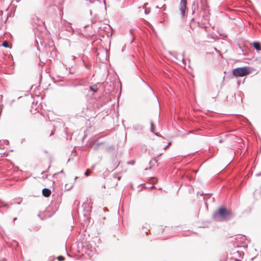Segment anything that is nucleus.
<instances>
[{"instance_id": "obj_1", "label": "nucleus", "mask_w": 261, "mask_h": 261, "mask_svg": "<svg viewBox=\"0 0 261 261\" xmlns=\"http://www.w3.org/2000/svg\"><path fill=\"white\" fill-rule=\"evenodd\" d=\"M231 211L228 210L226 207H220L217 211L213 213V218L217 221L229 220L233 216Z\"/></svg>"}, {"instance_id": "obj_2", "label": "nucleus", "mask_w": 261, "mask_h": 261, "mask_svg": "<svg viewBox=\"0 0 261 261\" xmlns=\"http://www.w3.org/2000/svg\"><path fill=\"white\" fill-rule=\"evenodd\" d=\"M251 71V68L248 66H244L234 68L232 70V74L237 77H243L249 74Z\"/></svg>"}, {"instance_id": "obj_3", "label": "nucleus", "mask_w": 261, "mask_h": 261, "mask_svg": "<svg viewBox=\"0 0 261 261\" xmlns=\"http://www.w3.org/2000/svg\"><path fill=\"white\" fill-rule=\"evenodd\" d=\"M187 0H181L180 2V11L182 17L185 16L186 10H187Z\"/></svg>"}, {"instance_id": "obj_4", "label": "nucleus", "mask_w": 261, "mask_h": 261, "mask_svg": "<svg viewBox=\"0 0 261 261\" xmlns=\"http://www.w3.org/2000/svg\"><path fill=\"white\" fill-rule=\"evenodd\" d=\"M233 254L234 257H239L240 258H243V256L244 254V252L242 251L237 250L236 249H234L233 250Z\"/></svg>"}, {"instance_id": "obj_5", "label": "nucleus", "mask_w": 261, "mask_h": 261, "mask_svg": "<svg viewBox=\"0 0 261 261\" xmlns=\"http://www.w3.org/2000/svg\"><path fill=\"white\" fill-rule=\"evenodd\" d=\"M42 195L45 197H48L51 194V190L48 188H44L42 191Z\"/></svg>"}, {"instance_id": "obj_6", "label": "nucleus", "mask_w": 261, "mask_h": 261, "mask_svg": "<svg viewBox=\"0 0 261 261\" xmlns=\"http://www.w3.org/2000/svg\"><path fill=\"white\" fill-rule=\"evenodd\" d=\"M102 143L101 142L96 143L95 141H92L90 142L89 145L91 146H94V149L96 150L98 149V147L102 144Z\"/></svg>"}, {"instance_id": "obj_7", "label": "nucleus", "mask_w": 261, "mask_h": 261, "mask_svg": "<svg viewBox=\"0 0 261 261\" xmlns=\"http://www.w3.org/2000/svg\"><path fill=\"white\" fill-rule=\"evenodd\" d=\"M70 23H67L65 25V29L66 31L68 32L70 34H72L73 32V29L72 27L70 25Z\"/></svg>"}, {"instance_id": "obj_8", "label": "nucleus", "mask_w": 261, "mask_h": 261, "mask_svg": "<svg viewBox=\"0 0 261 261\" xmlns=\"http://www.w3.org/2000/svg\"><path fill=\"white\" fill-rule=\"evenodd\" d=\"M89 88L91 91H92L93 92H96L99 89V84L97 83V84L91 85L89 87Z\"/></svg>"}, {"instance_id": "obj_9", "label": "nucleus", "mask_w": 261, "mask_h": 261, "mask_svg": "<svg viewBox=\"0 0 261 261\" xmlns=\"http://www.w3.org/2000/svg\"><path fill=\"white\" fill-rule=\"evenodd\" d=\"M253 47L257 51L261 50L260 43L257 41H254L252 43Z\"/></svg>"}, {"instance_id": "obj_10", "label": "nucleus", "mask_w": 261, "mask_h": 261, "mask_svg": "<svg viewBox=\"0 0 261 261\" xmlns=\"http://www.w3.org/2000/svg\"><path fill=\"white\" fill-rule=\"evenodd\" d=\"M133 128L136 130H141L143 129L142 126L140 124H135L133 126Z\"/></svg>"}, {"instance_id": "obj_11", "label": "nucleus", "mask_w": 261, "mask_h": 261, "mask_svg": "<svg viewBox=\"0 0 261 261\" xmlns=\"http://www.w3.org/2000/svg\"><path fill=\"white\" fill-rule=\"evenodd\" d=\"M260 258H261V254L259 256L256 255V256H255L253 258H251V260H254V261H261V259H260Z\"/></svg>"}, {"instance_id": "obj_12", "label": "nucleus", "mask_w": 261, "mask_h": 261, "mask_svg": "<svg viewBox=\"0 0 261 261\" xmlns=\"http://www.w3.org/2000/svg\"><path fill=\"white\" fill-rule=\"evenodd\" d=\"M2 46L5 48H10L9 42L7 41H4L2 43Z\"/></svg>"}, {"instance_id": "obj_13", "label": "nucleus", "mask_w": 261, "mask_h": 261, "mask_svg": "<svg viewBox=\"0 0 261 261\" xmlns=\"http://www.w3.org/2000/svg\"><path fill=\"white\" fill-rule=\"evenodd\" d=\"M155 126L152 121H150V131L153 133Z\"/></svg>"}, {"instance_id": "obj_14", "label": "nucleus", "mask_w": 261, "mask_h": 261, "mask_svg": "<svg viewBox=\"0 0 261 261\" xmlns=\"http://www.w3.org/2000/svg\"><path fill=\"white\" fill-rule=\"evenodd\" d=\"M106 149L108 151L113 150L114 149V146L113 145H110V146H107L106 147Z\"/></svg>"}, {"instance_id": "obj_15", "label": "nucleus", "mask_w": 261, "mask_h": 261, "mask_svg": "<svg viewBox=\"0 0 261 261\" xmlns=\"http://www.w3.org/2000/svg\"><path fill=\"white\" fill-rule=\"evenodd\" d=\"M141 150L142 152H146L147 150V146L145 145H142L141 146Z\"/></svg>"}, {"instance_id": "obj_16", "label": "nucleus", "mask_w": 261, "mask_h": 261, "mask_svg": "<svg viewBox=\"0 0 261 261\" xmlns=\"http://www.w3.org/2000/svg\"><path fill=\"white\" fill-rule=\"evenodd\" d=\"M139 78L141 79V80L143 83H144L146 85H147V86L149 87V88L152 91V92H153V90L152 89V88L146 82H145L142 78H141L140 77H139Z\"/></svg>"}, {"instance_id": "obj_17", "label": "nucleus", "mask_w": 261, "mask_h": 261, "mask_svg": "<svg viewBox=\"0 0 261 261\" xmlns=\"http://www.w3.org/2000/svg\"><path fill=\"white\" fill-rule=\"evenodd\" d=\"M57 259L59 261H63L65 259V257L63 256L59 255L57 257Z\"/></svg>"}, {"instance_id": "obj_18", "label": "nucleus", "mask_w": 261, "mask_h": 261, "mask_svg": "<svg viewBox=\"0 0 261 261\" xmlns=\"http://www.w3.org/2000/svg\"><path fill=\"white\" fill-rule=\"evenodd\" d=\"M37 20V22H35L38 25H41L43 22L41 20H39L38 18H36Z\"/></svg>"}, {"instance_id": "obj_19", "label": "nucleus", "mask_w": 261, "mask_h": 261, "mask_svg": "<svg viewBox=\"0 0 261 261\" xmlns=\"http://www.w3.org/2000/svg\"><path fill=\"white\" fill-rule=\"evenodd\" d=\"M150 12V8H146L145 9V11H144V13L145 14H148Z\"/></svg>"}, {"instance_id": "obj_20", "label": "nucleus", "mask_w": 261, "mask_h": 261, "mask_svg": "<svg viewBox=\"0 0 261 261\" xmlns=\"http://www.w3.org/2000/svg\"><path fill=\"white\" fill-rule=\"evenodd\" d=\"M95 23V21H94L92 19L91 20V21H90V23H88V24H85V26H84V28H86L87 27L90 25V24H92V23Z\"/></svg>"}, {"instance_id": "obj_21", "label": "nucleus", "mask_w": 261, "mask_h": 261, "mask_svg": "<svg viewBox=\"0 0 261 261\" xmlns=\"http://www.w3.org/2000/svg\"><path fill=\"white\" fill-rule=\"evenodd\" d=\"M60 174H63L64 175H65V173L64 172H63V170H61V171L60 172H58L57 173H56L54 174V176H55V175H59Z\"/></svg>"}, {"instance_id": "obj_22", "label": "nucleus", "mask_w": 261, "mask_h": 261, "mask_svg": "<svg viewBox=\"0 0 261 261\" xmlns=\"http://www.w3.org/2000/svg\"><path fill=\"white\" fill-rule=\"evenodd\" d=\"M153 162H154V163H156L158 162V161L155 159H152L150 161L149 164L151 165Z\"/></svg>"}, {"instance_id": "obj_23", "label": "nucleus", "mask_w": 261, "mask_h": 261, "mask_svg": "<svg viewBox=\"0 0 261 261\" xmlns=\"http://www.w3.org/2000/svg\"><path fill=\"white\" fill-rule=\"evenodd\" d=\"M172 142H170L168 143V145H167L166 146H165L164 148H163V149L164 150H166L167 149V148L171 144Z\"/></svg>"}, {"instance_id": "obj_24", "label": "nucleus", "mask_w": 261, "mask_h": 261, "mask_svg": "<svg viewBox=\"0 0 261 261\" xmlns=\"http://www.w3.org/2000/svg\"><path fill=\"white\" fill-rule=\"evenodd\" d=\"M84 174L86 176H88L89 175H90V173H89V169H87L86 170V171L84 173Z\"/></svg>"}, {"instance_id": "obj_25", "label": "nucleus", "mask_w": 261, "mask_h": 261, "mask_svg": "<svg viewBox=\"0 0 261 261\" xmlns=\"http://www.w3.org/2000/svg\"><path fill=\"white\" fill-rule=\"evenodd\" d=\"M176 59L177 60H180V59L183 61L184 60V58H183V55L181 56V57H179V58L178 57H175Z\"/></svg>"}, {"instance_id": "obj_26", "label": "nucleus", "mask_w": 261, "mask_h": 261, "mask_svg": "<svg viewBox=\"0 0 261 261\" xmlns=\"http://www.w3.org/2000/svg\"><path fill=\"white\" fill-rule=\"evenodd\" d=\"M2 206L7 207V208L9 207L7 203H4Z\"/></svg>"}, {"instance_id": "obj_27", "label": "nucleus", "mask_w": 261, "mask_h": 261, "mask_svg": "<svg viewBox=\"0 0 261 261\" xmlns=\"http://www.w3.org/2000/svg\"><path fill=\"white\" fill-rule=\"evenodd\" d=\"M134 31V29H132L130 30L129 32L132 35H133V31Z\"/></svg>"}, {"instance_id": "obj_28", "label": "nucleus", "mask_w": 261, "mask_h": 261, "mask_svg": "<svg viewBox=\"0 0 261 261\" xmlns=\"http://www.w3.org/2000/svg\"><path fill=\"white\" fill-rule=\"evenodd\" d=\"M6 259L4 257H0V261H6Z\"/></svg>"}, {"instance_id": "obj_29", "label": "nucleus", "mask_w": 261, "mask_h": 261, "mask_svg": "<svg viewBox=\"0 0 261 261\" xmlns=\"http://www.w3.org/2000/svg\"><path fill=\"white\" fill-rule=\"evenodd\" d=\"M36 43L38 44V42H37V40L36 41ZM37 49H38V50H40L39 47V46H38V44H37Z\"/></svg>"}, {"instance_id": "obj_30", "label": "nucleus", "mask_w": 261, "mask_h": 261, "mask_svg": "<svg viewBox=\"0 0 261 261\" xmlns=\"http://www.w3.org/2000/svg\"><path fill=\"white\" fill-rule=\"evenodd\" d=\"M223 140H222V139H220V140H219V143H222V142H223Z\"/></svg>"}, {"instance_id": "obj_31", "label": "nucleus", "mask_w": 261, "mask_h": 261, "mask_svg": "<svg viewBox=\"0 0 261 261\" xmlns=\"http://www.w3.org/2000/svg\"><path fill=\"white\" fill-rule=\"evenodd\" d=\"M260 175H261V172H260V173H259L256 174V176H260Z\"/></svg>"}, {"instance_id": "obj_32", "label": "nucleus", "mask_w": 261, "mask_h": 261, "mask_svg": "<svg viewBox=\"0 0 261 261\" xmlns=\"http://www.w3.org/2000/svg\"><path fill=\"white\" fill-rule=\"evenodd\" d=\"M38 217L40 218V219L43 220V219L40 216L39 214L38 215Z\"/></svg>"}, {"instance_id": "obj_33", "label": "nucleus", "mask_w": 261, "mask_h": 261, "mask_svg": "<svg viewBox=\"0 0 261 261\" xmlns=\"http://www.w3.org/2000/svg\"><path fill=\"white\" fill-rule=\"evenodd\" d=\"M54 134V130H52L50 134V136L53 135Z\"/></svg>"}, {"instance_id": "obj_34", "label": "nucleus", "mask_w": 261, "mask_h": 261, "mask_svg": "<svg viewBox=\"0 0 261 261\" xmlns=\"http://www.w3.org/2000/svg\"><path fill=\"white\" fill-rule=\"evenodd\" d=\"M90 15H92V10H90Z\"/></svg>"}, {"instance_id": "obj_35", "label": "nucleus", "mask_w": 261, "mask_h": 261, "mask_svg": "<svg viewBox=\"0 0 261 261\" xmlns=\"http://www.w3.org/2000/svg\"><path fill=\"white\" fill-rule=\"evenodd\" d=\"M44 152L45 153H48V151L47 150H44Z\"/></svg>"}, {"instance_id": "obj_36", "label": "nucleus", "mask_w": 261, "mask_h": 261, "mask_svg": "<svg viewBox=\"0 0 261 261\" xmlns=\"http://www.w3.org/2000/svg\"><path fill=\"white\" fill-rule=\"evenodd\" d=\"M103 53L104 54H106V50H103Z\"/></svg>"}, {"instance_id": "obj_37", "label": "nucleus", "mask_w": 261, "mask_h": 261, "mask_svg": "<svg viewBox=\"0 0 261 261\" xmlns=\"http://www.w3.org/2000/svg\"><path fill=\"white\" fill-rule=\"evenodd\" d=\"M90 3H91V4H92V3H94V1H90Z\"/></svg>"}, {"instance_id": "obj_38", "label": "nucleus", "mask_w": 261, "mask_h": 261, "mask_svg": "<svg viewBox=\"0 0 261 261\" xmlns=\"http://www.w3.org/2000/svg\"><path fill=\"white\" fill-rule=\"evenodd\" d=\"M163 154V153H160V154H159V156H161V155H162Z\"/></svg>"}, {"instance_id": "obj_39", "label": "nucleus", "mask_w": 261, "mask_h": 261, "mask_svg": "<svg viewBox=\"0 0 261 261\" xmlns=\"http://www.w3.org/2000/svg\"><path fill=\"white\" fill-rule=\"evenodd\" d=\"M154 188V186H152L150 188Z\"/></svg>"}, {"instance_id": "obj_40", "label": "nucleus", "mask_w": 261, "mask_h": 261, "mask_svg": "<svg viewBox=\"0 0 261 261\" xmlns=\"http://www.w3.org/2000/svg\"><path fill=\"white\" fill-rule=\"evenodd\" d=\"M16 219H17V218H14L13 220H14V221H15Z\"/></svg>"}, {"instance_id": "obj_41", "label": "nucleus", "mask_w": 261, "mask_h": 261, "mask_svg": "<svg viewBox=\"0 0 261 261\" xmlns=\"http://www.w3.org/2000/svg\"><path fill=\"white\" fill-rule=\"evenodd\" d=\"M0 203L3 204V202L2 201H0Z\"/></svg>"}, {"instance_id": "obj_42", "label": "nucleus", "mask_w": 261, "mask_h": 261, "mask_svg": "<svg viewBox=\"0 0 261 261\" xmlns=\"http://www.w3.org/2000/svg\"><path fill=\"white\" fill-rule=\"evenodd\" d=\"M236 260H237V261H240V259H236Z\"/></svg>"}, {"instance_id": "obj_43", "label": "nucleus", "mask_w": 261, "mask_h": 261, "mask_svg": "<svg viewBox=\"0 0 261 261\" xmlns=\"http://www.w3.org/2000/svg\"><path fill=\"white\" fill-rule=\"evenodd\" d=\"M146 4H144V7H145V6H146Z\"/></svg>"}, {"instance_id": "obj_44", "label": "nucleus", "mask_w": 261, "mask_h": 261, "mask_svg": "<svg viewBox=\"0 0 261 261\" xmlns=\"http://www.w3.org/2000/svg\"><path fill=\"white\" fill-rule=\"evenodd\" d=\"M77 178H78V177H77V176H76V177H75V179H76Z\"/></svg>"}, {"instance_id": "obj_45", "label": "nucleus", "mask_w": 261, "mask_h": 261, "mask_svg": "<svg viewBox=\"0 0 261 261\" xmlns=\"http://www.w3.org/2000/svg\"><path fill=\"white\" fill-rule=\"evenodd\" d=\"M134 39H134V38H133V40H132V42H133V41L134 40Z\"/></svg>"}, {"instance_id": "obj_46", "label": "nucleus", "mask_w": 261, "mask_h": 261, "mask_svg": "<svg viewBox=\"0 0 261 261\" xmlns=\"http://www.w3.org/2000/svg\"><path fill=\"white\" fill-rule=\"evenodd\" d=\"M96 2H97V3H98V2H99V1H98V0H97V1H96Z\"/></svg>"}]
</instances>
